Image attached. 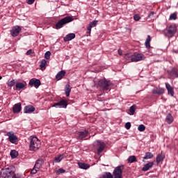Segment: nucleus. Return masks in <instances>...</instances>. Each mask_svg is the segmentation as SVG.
<instances>
[{
  "instance_id": "nucleus-1",
  "label": "nucleus",
  "mask_w": 178,
  "mask_h": 178,
  "mask_svg": "<svg viewBox=\"0 0 178 178\" xmlns=\"http://www.w3.org/2000/svg\"><path fill=\"white\" fill-rule=\"evenodd\" d=\"M124 169V165H120L117 166L112 173L106 172H104L100 178H123V170Z\"/></svg>"
},
{
  "instance_id": "nucleus-2",
  "label": "nucleus",
  "mask_w": 178,
  "mask_h": 178,
  "mask_svg": "<svg viewBox=\"0 0 178 178\" xmlns=\"http://www.w3.org/2000/svg\"><path fill=\"white\" fill-rule=\"evenodd\" d=\"M29 140L30 151H38V149H40V147H41V141L38 138H37V136H30Z\"/></svg>"
},
{
  "instance_id": "nucleus-3",
  "label": "nucleus",
  "mask_w": 178,
  "mask_h": 178,
  "mask_svg": "<svg viewBox=\"0 0 178 178\" xmlns=\"http://www.w3.org/2000/svg\"><path fill=\"white\" fill-rule=\"evenodd\" d=\"M74 19L73 17L70 16L65 17L64 18L61 19L56 24V30H59V29H62L65 24H67V23H70V22H73Z\"/></svg>"
},
{
  "instance_id": "nucleus-4",
  "label": "nucleus",
  "mask_w": 178,
  "mask_h": 178,
  "mask_svg": "<svg viewBox=\"0 0 178 178\" xmlns=\"http://www.w3.org/2000/svg\"><path fill=\"white\" fill-rule=\"evenodd\" d=\"M177 31V27L175 24H172L170 26L168 29H166L165 31V35L168 38H172L174 35L176 34Z\"/></svg>"
},
{
  "instance_id": "nucleus-5",
  "label": "nucleus",
  "mask_w": 178,
  "mask_h": 178,
  "mask_svg": "<svg viewBox=\"0 0 178 178\" xmlns=\"http://www.w3.org/2000/svg\"><path fill=\"white\" fill-rule=\"evenodd\" d=\"M98 87L102 88L104 91H108L109 87H111L112 83L111 81H107L106 79H101L97 83Z\"/></svg>"
},
{
  "instance_id": "nucleus-6",
  "label": "nucleus",
  "mask_w": 178,
  "mask_h": 178,
  "mask_svg": "<svg viewBox=\"0 0 178 178\" xmlns=\"http://www.w3.org/2000/svg\"><path fill=\"white\" fill-rule=\"evenodd\" d=\"M93 145L95 149H97L98 155H99V154L105 149V147H106V145L102 140H96L94 142Z\"/></svg>"
},
{
  "instance_id": "nucleus-7",
  "label": "nucleus",
  "mask_w": 178,
  "mask_h": 178,
  "mask_svg": "<svg viewBox=\"0 0 178 178\" xmlns=\"http://www.w3.org/2000/svg\"><path fill=\"white\" fill-rule=\"evenodd\" d=\"M42 165H44V161L42 159H38L35 161V165L33 168L31 170V175H35L37 172L42 168Z\"/></svg>"
},
{
  "instance_id": "nucleus-8",
  "label": "nucleus",
  "mask_w": 178,
  "mask_h": 178,
  "mask_svg": "<svg viewBox=\"0 0 178 178\" xmlns=\"http://www.w3.org/2000/svg\"><path fill=\"white\" fill-rule=\"evenodd\" d=\"M12 176V170L9 168L2 169L0 172V178H8Z\"/></svg>"
},
{
  "instance_id": "nucleus-9",
  "label": "nucleus",
  "mask_w": 178,
  "mask_h": 178,
  "mask_svg": "<svg viewBox=\"0 0 178 178\" xmlns=\"http://www.w3.org/2000/svg\"><path fill=\"white\" fill-rule=\"evenodd\" d=\"M6 136H8L10 143L12 144L17 143V136L15 135L14 131L7 132Z\"/></svg>"
},
{
  "instance_id": "nucleus-10",
  "label": "nucleus",
  "mask_w": 178,
  "mask_h": 178,
  "mask_svg": "<svg viewBox=\"0 0 178 178\" xmlns=\"http://www.w3.org/2000/svg\"><path fill=\"white\" fill-rule=\"evenodd\" d=\"M53 108H67V100L62 99L53 104Z\"/></svg>"
},
{
  "instance_id": "nucleus-11",
  "label": "nucleus",
  "mask_w": 178,
  "mask_h": 178,
  "mask_svg": "<svg viewBox=\"0 0 178 178\" xmlns=\"http://www.w3.org/2000/svg\"><path fill=\"white\" fill-rule=\"evenodd\" d=\"M144 59H145L144 54L140 53L132 54V62H140V60H144Z\"/></svg>"
},
{
  "instance_id": "nucleus-12",
  "label": "nucleus",
  "mask_w": 178,
  "mask_h": 178,
  "mask_svg": "<svg viewBox=\"0 0 178 178\" xmlns=\"http://www.w3.org/2000/svg\"><path fill=\"white\" fill-rule=\"evenodd\" d=\"M20 31H22V28L19 26H15L10 31V33L12 37H17L20 34Z\"/></svg>"
},
{
  "instance_id": "nucleus-13",
  "label": "nucleus",
  "mask_w": 178,
  "mask_h": 178,
  "mask_svg": "<svg viewBox=\"0 0 178 178\" xmlns=\"http://www.w3.org/2000/svg\"><path fill=\"white\" fill-rule=\"evenodd\" d=\"M29 85L30 87H35V88H38L41 86V81L35 78H33L29 81Z\"/></svg>"
},
{
  "instance_id": "nucleus-14",
  "label": "nucleus",
  "mask_w": 178,
  "mask_h": 178,
  "mask_svg": "<svg viewBox=\"0 0 178 178\" xmlns=\"http://www.w3.org/2000/svg\"><path fill=\"white\" fill-rule=\"evenodd\" d=\"M86 137H88V131L83 130L76 134V138L78 140H84Z\"/></svg>"
},
{
  "instance_id": "nucleus-15",
  "label": "nucleus",
  "mask_w": 178,
  "mask_h": 178,
  "mask_svg": "<svg viewBox=\"0 0 178 178\" xmlns=\"http://www.w3.org/2000/svg\"><path fill=\"white\" fill-rule=\"evenodd\" d=\"M27 86V83L26 81L24 82H17L15 83V90L16 91H21L23 88H26Z\"/></svg>"
},
{
  "instance_id": "nucleus-16",
  "label": "nucleus",
  "mask_w": 178,
  "mask_h": 178,
  "mask_svg": "<svg viewBox=\"0 0 178 178\" xmlns=\"http://www.w3.org/2000/svg\"><path fill=\"white\" fill-rule=\"evenodd\" d=\"M165 88L168 92V95H171V97H174L175 95V90L174 88L169 83H165Z\"/></svg>"
},
{
  "instance_id": "nucleus-17",
  "label": "nucleus",
  "mask_w": 178,
  "mask_h": 178,
  "mask_svg": "<svg viewBox=\"0 0 178 178\" xmlns=\"http://www.w3.org/2000/svg\"><path fill=\"white\" fill-rule=\"evenodd\" d=\"M97 23H98V21H97V20H94V21L90 22V24L87 26L88 34H91V29H92V27H95V26H97Z\"/></svg>"
},
{
  "instance_id": "nucleus-18",
  "label": "nucleus",
  "mask_w": 178,
  "mask_h": 178,
  "mask_svg": "<svg viewBox=\"0 0 178 178\" xmlns=\"http://www.w3.org/2000/svg\"><path fill=\"white\" fill-rule=\"evenodd\" d=\"M22 111V104L18 103L13 106V113H19Z\"/></svg>"
},
{
  "instance_id": "nucleus-19",
  "label": "nucleus",
  "mask_w": 178,
  "mask_h": 178,
  "mask_svg": "<svg viewBox=\"0 0 178 178\" xmlns=\"http://www.w3.org/2000/svg\"><path fill=\"white\" fill-rule=\"evenodd\" d=\"M35 111V108L32 105L26 106L24 108V113H32Z\"/></svg>"
},
{
  "instance_id": "nucleus-20",
  "label": "nucleus",
  "mask_w": 178,
  "mask_h": 178,
  "mask_svg": "<svg viewBox=\"0 0 178 178\" xmlns=\"http://www.w3.org/2000/svg\"><path fill=\"white\" fill-rule=\"evenodd\" d=\"M74 38H76V34L69 33L64 37L63 40L65 42H67L69 41H72V40H74Z\"/></svg>"
},
{
  "instance_id": "nucleus-21",
  "label": "nucleus",
  "mask_w": 178,
  "mask_h": 178,
  "mask_svg": "<svg viewBox=\"0 0 178 178\" xmlns=\"http://www.w3.org/2000/svg\"><path fill=\"white\" fill-rule=\"evenodd\" d=\"M154 166V163L153 162H149L146 163L142 168L143 172H147V170H149Z\"/></svg>"
},
{
  "instance_id": "nucleus-22",
  "label": "nucleus",
  "mask_w": 178,
  "mask_h": 178,
  "mask_svg": "<svg viewBox=\"0 0 178 178\" xmlns=\"http://www.w3.org/2000/svg\"><path fill=\"white\" fill-rule=\"evenodd\" d=\"M65 157L66 155L65 154H60L54 158V162H56V163H59V162H60L63 159H65Z\"/></svg>"
},
{
  "instance_id": "nucleus-23",
  "label": "nucleus",
  "mask_w": 178,
  "mask_h": 178,
  "mask_svg": "<svg viewBox=\"0 0 178 178\" xmlns=\"http://www.w3.org/2000/svg\"><path fill=\"white\" fill-rule=\"evenodd\" d=\"M78 166L80 168V169H84L85 170L90 169V165L86 163L79 162Z\"/></svg>"
},
{
  "instance_id": "nucleus-24",
  "label": "nucleus",
  "mask_w": 178,
  "mask_h": 178,
  "mask_svg": "<svg viewBox=\"0 0 178 178\" xmlns=\"http://www.w3.org/2000/svg\"><path fill=\"white\" fill-rule=\"evenodd\" d=\"M65 74H66V72L61 70L56 75V79L57 80H62L65 77Z\"/></svg>"
},
{
  "instance_id": "nucleus-25",
  "label": "nucleus",
  "mask_w": 178,
  "mask_h": 178,
  "mask_svg": "<svg viewBox=\"0 0 178 178\" xmlns=\"http://www.w3.org/2000/svg\"><path fill=\"white\" fill-rule=\"evenodd\" d=\"M151 35H148L147 38L145 40V45L147 48V49H149L151 48Z\"/></svg>"
},
{
  "instance_id": "nucleus-26",
  "label": "nucleus",
  "mask_w": 178,
  "mask_h": 178,
  "mask_svg": "<svg viewBox=\"0 0 178 178\" xmlns=\"http://www.w3.org/2000/svg\"><path fill=\"white\" fill-rule=\"evenodd\" d=\"M124 59L128 63L133 62V54L131 53L126 54L124 56Z\"/></svg>"
},
{
  "instance_id": "nucleus-27",
  "label": "nucleus",
  "mask_w": 178,
  "mask_h": 178,
  "mask_svg": "<svg viewBox=\"0 0 178 178\" xmlns=\"http://www.w3.org/2000/svg\"><path fill=\"white\" fill-rule=\"evenodd\" d=\"M173 120L174 118L172 115H171V113H168L165 118V121L167 122V123L170 124L171 123H172Z\"/></svg>"
},
{
  "instance_id": "nucleus-28",
  "label": "nucleus",
  "mask_w": 178,
  "mask_h": 178,
  "mask_svg": "<svg viewBox=\"0 0 178 178\" xmlns=\"http://www.w3.org/2000/svg\"><path fill=\"white\" fill-rule=\"evenodd\" d=\"M70 91H72V89L70 88V85L67 84L65 88V92L66 97L70 96Z\"/></svg>"
},
{
  "instance_id": "nucleus-29",
  "label": "nucleus",
  "mask_w": 178,
  "mask_h": 178,
  "mask_svg": "<svg viewBox=\"0 0 178 178\" xmlns=\"http://www.w3.org/2000/svg\"><path fill=\"white\" fill-rule=\"evenodd\" d=\"M170 75L172 77H175L176 79H177L178 78V69H177V68L172 69V70L170 72Z\"/></svg>"
},
{
  "instance_id": "nucleus-30",
  "label": "nucleus",
  "mask_w": 178,
  "mask_h": 178,
  "mask_svg": "<svg viewBox=\"0 0 178 178\" xmlns=\"http://www.w3.org/2000/svg\"><path fill=\"white\" fill-rule=\"evenodd\" d=\"M10 155L12 159H15V158L18 156L19 152L16 150H11L10 152Z\"/></svg>"
},
{
  "instance_id": "nucleus-31",
  "label": "nucleus",
  "mask_w": 178,
  "mask_h": 178,
  "mask_svg": "<svg viewBox=\"0 0 178 178\" xmlns=\"http://www.w3.org/2000/svg\"><path fill=\"white\" fill-rule=\"evenodd\" d=\"M15 84H16V79H13L11 81L8 80L7 82V86L10 88H12V87H13V86H15Z\"/></svg>"
},
{
  "instance_id": "nucleus-32",
  "label": "nucleus",
  "mask_w": 178,
  "mask_h": 178,
  "mask_svg": "<svg viewBox=\"0 0 178 178\" xmlns=\"http://www.w3.org/2000/svg\"><path fill=\"white\" fill-rule=\"evenodd\" d=\"M127 161L129 163H133L134 162H137V158H136V156H130Z\"/></svg>"
},
{
  "instance_id": "nucleus-33",
  "label": "nucleus",
  "mask_w": 178,
  "mask_h": 178,
  "mask_svg": "<svg viewBox=\"0 0 178 178\" xmlns=\"http://www.w3.org/2000/svg\"><path fill=\"white\" fill-rule=\"evenodd\" d=\"M154 158V154L151 152H147L143 157V159H151Z\"/></svg>"
},
{
  "instance_id": "nucleus-34",
  "label": "nucleus",
  "mask_w": 178,
  "mask_h": 178,
  "mask_svg": "<svg viewBox=\"0 0 178 178\" xmlns=\"http://www.w3.org/2000/svg\"><path fill=\"white\" fill-rule=\"evenodd\" d=\"M164 158V154H159V155H157V163L161 162V161H163Z\"/></svg>"
},
{
  "instance_id": "nucleus-35",
  "label": "nucleus",
  "mask_w": 178,
  "mask_h": 178,
  "mask_svg": "<svg viewBox=\"0 0 178 178\" xmlns=\"http://www.w3.org/2000/svg\"><path fill=\"white\" fill-rule=\"evenodd\" d=\"M46 66H47V60L45 59L42 60L40 65V68L45 69Z\"/></svg>"
},
{
  "instance_id": "nucleus-36",
  "label": "nucleus",
  "mask_w": 178,
  "mask_h": 178,
  "mask_svg": "<svg viewBox=\"0 0 178 178\" xmlns=\"http://www.w3.org/2000/svg\"><path fill=\"white\" fill-rule=\"evenodd\" d=\"M177 13H172L169 17V20H177Z\"/></svg>"
},
{
  "instance_id": "nucleus-37",
  "label": "nucleus",
  "mask_w": 178,
  "mask_h": 178,
  "mask_svg": "<svg viewBox=\"0 0 178 178\" xmlns=\"http://www.w3.org/2000/svg\"><path fill=\"white\" fill-rule=\"evenodd\" d=\"M66 170L62 168H59L58 170H57V171L56 172V174L57 175V176H59V175H62V173H65Z\"/></svg>"
},
{
  "instance_id": "nucleus-38",
  "label": "nucleus",
  "mask_w": 178,
  "mask_h": 178,
  "mask_svg": "<svg viewBox=\"0 0 178 178\" xmlns=\"http://www.w3.org/2000/svg\"><path fill=\"white\" fill-rule=\"evenodd\" d=\"M129 112L131 113V115H134V113L136 112V105H132L130 107Z\"/></svg>"
},
{
  "instance_id": "nucleus-39",
  "label": "nucleus",
  "mask_w": 178,
  "mask_h": 178,
  "mask_svg": "<svg viewBox=\"0 0 178 178\" xmlns=\"http://www.w3.org/2000/svg\"><path fill=\"white\" fill-rule=\"evenodd\" d=\"M138 130L139 131H144V130H145V126H144V124H140L138 127Z\"/></svg>"
},
{
  "instance_id": "nucleus-40",
  "label": "nucleus",
  "mask_w": 178,
  "mask_h": 178,
  "mask_svg": "<svg viewBox=\"0 0 178 178\" xmlns=\"http://www.w3.org/2000/svg\"><path fill=\"white\" fill-rule=\"evenodd\" d=\"M44 58L46 59H50L51 58V51H47L45 54H44Z\"/></svg>"
},
{
  "instance_id": "nucleus-41",
  "label": "nucleus",
  "mask_w": 178,
  "mask_h": 178,
  "mask_svg": "<svg viewBox=\"0 0 178 178\" xmlns=\"http://www.w3.org/2000/svg\"><path fill=\"white\" fill-rule=\"evenodd\" d=\"M164 92H165L164 88H159V90L157 88V95L159 94L161 95L162 94H164Z\"/></svg>"
},
{
  "instance_id": "nucleus-42",
  "label": "nucleus",
  "mask_w": 178,
  "mask_h": 178,
  "mask_svg": "<svg viewBox=\"0 0 178 178\" xmlns=\"http://www.w3.org/2000/svg\"><path fill=\"white\" fill-rule=\"evenodd\" d=\"M130 127H131V123L127 122L125 124V129H127V130H130Z\"/></svg>"
},
{
  "instance_id": "nucleus-43",
  "label": "nucleus",
  "mask_w": 178,
  "mask_h": 178,
  "mask_svg": "<svg viewBox=\"0 0 178 178\" xmlns=\"http://www.w3.org/2000/svg\"><path fill=\"white\" fill-rule=\"evenodd\" d=\"M134 20H136V22H138V20H140V15H135L134 16Z\"/></svg>"
},
{
  "instance_id": "nucleus-44",
  "label": "nucleus",
  "mask_w": 178,
  "mask_h": 178,
  "mask_svg": "<svg viewBox=\"0 0 178 178\" xmlns=\"http://www.w3.org/2000/svg\"><path fill=\"white\" fill-rule=\"evenodd\" d=\"M34 2H35V0H28L27 1L28 5H33V3H34Z\"/></svg>"
},
{
  "instance_id": "nucleus-45",
  "label": "nucleus",
  "mask_w": 178,
  "mask_h": 178,
  "mask_svg": "<svg viewBox=\"0 0 178 178\" xmlns=\"http://www.w3.org/2000/svg\"><path fill=\"white\" fill-rule=\"evenodd\" d=\"M33 54V50L29 49L26 51V55H31Z\"/></svg>"
},
{
  "instance_id": "nucleus-46",
  "label": "nucleus",
  "mask_w": 178,
  "mask_h": 178,
  "mask_svg": "<svg viewBox=\"0 0 178 178\" xmlns=\"http://www.w3.org/2000/svg\"><path fill=\"white\" fill-rule=\"evenodd\" d=\"M118 54L120 55H122V49H118Z\"/></svg>"
},
{
  "instance_id": "nucleus-47",
  "label": "nucleus",
  "mask_w": 178,
  "mask_h": 178,
  "mask_svg": "<svg viewBox=\"0 0 178 178\" xmlns=\"http://www.w3.org/2000/svg\"><path fill=\"white\" fill-rule=\"evenodd\" d=\"M152 92H153L154 94H156V90H155V89L153 90H152Z\"/></svg>"
},
{
  "instance_id": "nucleus-48",
  "label": "nucleus",
  "mask_w": 178,
  "mask_h": 178,
  "mask_svg": "<svg viewBox=\"0 0 178 178\" xmlns=\"http://www.w3.org/2000/svg\"><path fill=\"white\" fill-rule=\"evenodd\" d=\"M151 15H154V13L152 12V13H150L149 16H151Z\"/></svg>"
},
{
  "instance_id": "nucleus-49",
  "label": "nucleus",
  "mask_w": 178,
  "mask_h": 178,
  "mask_svg": "<svg viewBox=\"0 0 178 178\" xmlns=\"http://www.w3.org/2000/svg\"><path fill=\"white\" fill-rule=\"evenodd\" d=\"M0 80H2V76H0Z\"/></svg>"
}]
</instances>
